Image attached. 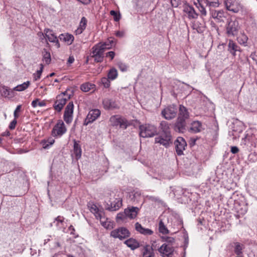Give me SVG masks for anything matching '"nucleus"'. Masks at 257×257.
<instances>
[{
	"label": "nucleus",
	"instance_id": "3",
	"mask_svg": "<svg viewBox=\"0 0 257 257\" xmlns=\"http://www.w3.org/2000/svg\"><path fill=\"white\" fill-rule=\"evenodd\" d=\"M67 130L64 122L59 119L53 126L51 135L54 138H60L66 133Z\"/></svg>",
	"mask_w": 257,
	"mask_h": 257
},
{
	"label": "nucleus",
	"instance_id": "47",
	"mask_svg": "<svg viewBox=\"0 0 257 257\" xmlns=\"http://www.w3.org/2000/svg\"><path fill=\"white\" fill-rule=\"evenodd\" d=\"M163 240L166 242L167 244H170L172 245V244L174 242L175 239L172 237L170 236H165L163 238Z\"/></svg>",
	"mask_w": 257,
	"mask_h": 257
},
{
	"label": "nucleus",
	"instance_id": "22",
	"mask_svg": "<svg viewBox=\"0 0 257 257\" xmlns=\"http://www.w3.org/2000/svg\"><path fill=\"white\" fill-rule=\"evenodd\" d=\"M135 228L137 231L144 235H151L153 233L152 230L144 228L139 222L135 224Z\"/></svg>",
	"mask_w": 257,
	"mask_h": 257
},
{
	"label": "nucleus",
	"instance_id": "40",
	"mask_svg": "<svg viewBox=\"0 0 257 257\" xmlns=\"http://www.w3.org/2000/svg\"><path fill=\"white\" fill-rule=\"evenodd\" d=\"M159 230L160 232L162 234H168L169 232L162 220L160 221L159 223Z\"/></svg>",
	"mask_w": 257,
	"mask_h": 257
},
{
	"label": "nucleus",
	"instance_id": "39",
	"mask_svg": "<svg viewBox=\"0 0 257 257\" xmlns=\"http://www.w3.org/2000/svg\"><path fill=\"white\" fill-rule=\"evenodd\" d=\"M117 75L118 74L116 69L113 68L110 69L109 71L107 74V77L108 79L113 80L116 78Z\"/></svg>",
	"mask_w": 257,
	"mask_h": 257
},
{
	"label": "nucleus",
	"instance_id": "24",
	"mask_svg": "<svg viewBox=\"0 0 257 257\" xmlns=\"http://www.w3.org/2000/svg\"><path fill=\"white\" fill-rule=\"evenodd\" d=\"M160 128L164 135L171 136L169 123L166 121H162L160 123Z\"/></svg>",
	"mask_w": 257,
	"mask_h": 257
},
{
	"label": "nucleus",
	"instance_id": "64",
	"mask_svg": "<svg viewBox=\"0 0 257 257\" xmlns=\"http://www.w3.org/2000/svg\"><path fill=\"white\" fill-rule=\"evenodd\" d=\"M38 106H40V107H42V106H45L46 105V101L45 100H42L41 101H39V103H38Z\"/></svg>",
	"mask_w": 257,
	"mask_h": 257
},
{
	"label": "nucleus",
	"instance_id": "13",
	"mask_svg": "<svg viewBox=\"0 0 257 257\" xmlns=\"http://www.w3.org/2000/svg\"><path fill=\"white\" fill-rule=\"evenodd\" d=\"M209 11L211 17L215 20L216 22L221 23L224 21L225 17L223 11H216L212 9H210Z\"/></svg>",
	"mask_w": 257,
	"mask_h": 257
},
{
	"label": "nucleus",
	"instance_id": "35",
	"mask_svg": "<svg viewBox=\"0 0 257 257\" xmlns=\"http://www.w3.org/2000/svg\"><path fill=\"white\" fill-rule=\"evenodd\" d=\"M12 91L5 86H3L0 88V93L3 97H8L9 96H12Z\"/></svg>",
	"mask_w": 257,
	"mask_h": 257
},
{
	"label": "nucleus",
	"instance_id": "45",
	"mask_svg": "<svg viewBox=\"0 0 257 257\" xmlns=\"http://www.w3.org/2000/svg\"><path fill=\"white\" fill-rule=\"evenodd\" d=\"M110 15L113 17V19L115 21L118 22L120 19V15L117 13L116 11L112 10L110 12Z\"/></svg>",
	"mask_w": 257,
	"mask_h": 257
},
{
	"label": "nucleus",
	"instance_id": "30",
	"mask_svg": "<svg viewBox=\"0 0 257 257\" xmlns=\"http://www.w3.org/2000/svg\"><path fill=\"white\" fill-rule=\"evenodd\" d=\"M73 151L76 159L77 160L80 159L81 156V149L79 144L75 140L74 141Z\"/></svg>",
	"mask_w": 257,
	"mask_h": 257
},
{
	"label": "nucleus",
	"instance_id": "62",
	"mask_svg": "<svg viewBox=\"0 0 257 257\" xmlns=\"http://www.w3.org/2000/svg\"><path fill=\"white\" fill-rule=\"evenodd\" d=\"M47 141H48V143L51 145L52 146L55 142V140L52 138H49L47 140H46Z\"/></svg>",
	"mask_w": 257,
	"mask_h": 257
},
{
	"label": "nucleus",
	"instance_id": "44",
	"mask_svg": "<svg viewBox=\"0 0 257 257\" xmlns=\"http://www.w3.org/2000/svg\"><path fill=\"white\" fill-rule=\"evenodd\" d=\"M248 40L247 37L244 34H241L237 38L238 42L239 44L245 45Z\"/></svg>",
	"mask_w": 257,
	"mask_h": 257
},
{
	"label": "nucleus",
	"instance_id": "20",
	"mask_svg": "<svg viewBox=\"0 0 257 257\" xmlns=\"http://www.w3.org/2000/svg\"><path fill=\"white\" fill-rule=\"evenodd\" d=\"M64 219V218L63 216H58L55 218L53 223L51 224V225L52 226L53 224L57 227L58 229H62L64 231L65 229Z\"/></svg>",
	"mask_w": 257,
	"mask_h": 257
},
{
	"label": "nucleus",
	"instance_id": "1",
	"mask_svg": "<svg viewBox=\"0 0 257 257\" xmlns=\"http://www.w3.org/2000/svg\"><path fill=\"white\" fill-rule=\"evenodd\" d=\"M112 44V40H108L104 42H100L95 45L91 49L90 57L93 58L96 62H102L104 51L110 49Z\"/></svg>",
	"mask_w": 257,
	"mask_h": 257
},
{
	"label": "nucleus",
	"instance_id": "4",
	"mask_svg": "<svg viewBox=\"0 0 257 257\" xmlns=\"http://www.w3.org/2000/svg\"><path fill=\"white\" fill-rule=\"evenodd\" d=\"M178 112V107L174 104L169 105L164 108L161 112L162 116L167 120L174 118Z\"/></svg>",
	"mask_w": 257,
	"mask_h": 257
},
{
	"label": "nucleus",
	"instance_id": "12",
	"mask_svg": "<svg viewBox=\"0 0 257 257\" xmlns=\"http://www.w3.org/2000/svg\"><path fill=\"white\" fill-rule=\"evenodd\" d=\"M176 151L178 155H181L183 153L187 146L185 140L182 137H178L175 141Z\"/></svg>",
	"mask_w": 257,
	"mask_h": 257
},
{
	"label": "nucleus",
	"instance_id": "42",
	"mask_svg": "<svg viewBox=\"0 0 257 257\" xmlns=\"http://www.w3.org/2000/svg\"><path fill=\"white\" fill-rule=\"evenodd\" d=\"M188 14L189 18L196 19L198 17V14L195 12L193 7H189L188 9Z\"/></svg>",
	"mask_w": 257,
	"mask_h": 257
},
{
	"label": "nucleus",
	"instance_id": "41",
	"mask_svg": "<svg viewBox=\"0 0 257 257\" xmlns=\"http://www.w3.org/2000/svg\"><path fill=\"white\" fill-rule=\"evenodd\" d=\"M44 66L42 64H40V69L33 74V78L35 81H37L41 78L42 73L43 72Z\"/></svg>",
	"mask_w": 257,
	"mask_h": 257
},
{
	"label": "nucleus",
	"instance_id": "61",
	"mask_svg": "<svg viewBox=\"0 0 257 257\" xmlns=\"http://www.w3.org/2000/svg\"><path fill=\"white\" fill-rule=\"evenodd\" d=\"M69 230L70 231V233L72 235L75 234V229L74 227L72 225H70L69 227Z\"/></svg>",
	"mask_w": 257,
	"mask_h": 257
},
{
	"label": "nucleus",
	"instance_id": "6",
	"mask_svg": "<svg viewBox=\"0 0 257 257\" xmlns=\"http://www.w3.org/2000/svg\"><path fill=\"white\" fill-rule=\"evenodd\" d=\"M239 29V23L237 21L230 19L228 21L226 26V33L228 36H236L238 33Z\"/></svg>",
	"mask_w": 257,
	"mask_h": 257
},
{
	"label": "nucleus",
	"instance_id": "48",
	"mask_svg": "<svg viewBox=\"0 0 257 257\" xmlns=\"http://www.w3.org/2000/svg\"><path fill=\"white\" fill-rule=\"evenodd\" d=\"M108 78L103 77L101 80V83L105 88H108L110 86V81Z\"/></svg>",
	"mask_w": 257,
	"mask_h": 257
},
{
	"label": "nucleus",
	"instance_id": "26",
	"mask_svg": "<svg viewBox=\"0 0 257 257\" xmlns=\"http://www.w3.org/2000/svg\"><path fill=\"white\" fill-rule=\"evenodd\" d=\"M143 257H155V253L153 247L146 245L143 248Z\"/></svg>",
	"mask_w": 257,
	"mask_h": 257
},
{
	"label": "nucleus",
	"instance_id": "18",
	"mask_svg": "<svg viewBox=\"0 0 257 257\" xmlns=\"http://www.w3.org/2000/svg\"><path fill=\"white\" fill-rule=\"evenodd\" d=\"M171 136L164 135V134H162V136L156 138L155 141L156 143H159L161 145L167 147L169 146L171 142Z\"/></svg>",
	"mask_w": 257,
	"mask_h": 257
},
{
	"label": "nucleus",
	"instance_id": "37",
	"mask_svg": "<svg viewBox=\"0 0 257 257\" xmlns=\"http://www.w3.org/2000/svg\"><path fill=\"white\" fill-rule=\"evenodd\" d=\"M95 85L88 82L82 84L80 86V89L84 92H88L94 88Z\"/></svg>",
	"mask_w": 257,
	"mask_h": 257
},
{
	"label": "nucleus",
	"instance_id": "34",
	"mask_svg": "<svg viewBox=\"0 0 257 257\" xmlns=\"http://www.w3.org/2000/svg\"><path fill=\"white\" fill-rule=\"evenodd\" d=\"M88 207L90 208V211L95 215L96 218H98V216H100V213L103 212L100 210L97 206L94 204H89Z\"/></svg>",
	"mask_w": 257,
	"mask_h": 257
},
{
	"label": "nucleus",
	"instance_id": "43",
	"mask_svg": "<svg viewBox=\"0 0 257 257\" xmlns=\"http://www.w3.org/2000/svg\"><path fill=\"white\" fill-rule=\"evenodd\" d=\"M102 226L107 229H111L113 227V222L109 219L106 218V221L102 222Z\"/></svg>",
	"mask_w": 257,
	"mask_h": 257
},
{
	"label": "nucleus",
	"instance_id": "54",
	"mask_svg": "<svg viewBox=\"0 0 257 257\" xmlns=\"http://www.w3.org/2000/svg\"><path fill=\"white\" fill-rule=\"evenodd\" d=\"M97 219H99L100 220V222L101 224H102V222H104L106 221V219L107 218H105L104 216V213L103 212L100 213V216H98V218H96Z\"/></svg>",
	"mask_w": 257,
	"mask_h": 257
},
{
	"label": "nucleus",
	"instance_id": "11",
	"mask_svg": "<svg viewBox=\"0 0 257 257\" xmlns=\"http://www.w3.org/2000/svg\"><path fill=\"white\" fill-rule=\"evenodd\" d=\"M225 6L228 11L235 13L241 9V5L236 0H226Z\"/></svg>",
	"mask_w": 257,
	"mask_h": 257
},
{
	"label": "nucleus",
	"instance_id": "63",
	"mask_svg": "<svg viewBox=\"0 0 257 257\" xmlns=\"http://www.w3.org/2000/svg\"><path fill=\"white\" fill-rule=\"evenodd\" d=\"M38 35L40 37V39L41 41L44 40V39L46 37L45 35H44V34L43 33H42V32L38 33Z\"/></svg>",
	"mask_w": 257,
	"mask_h": 257
},
{
	"label": "nucleus",
	"instance_id": "21",
	"mask_svg": "<svg viewBox=\"0 0 257 257\" xmlns=\"http://www.w3.org/2000/svg\"><path fill=\"white\" fill-rule=\"evenodd\" d=\"M87 23V20L85 17H82L79 23L78 28L75 30V35H80L85 29Z\"/></svg>",
	"mask_w": 257,
	"mask_h": 257
},
{
	"label": "nucleus",
	"instance_id": "5",
	"mask_svg": "<svg viewBox=\"0 0 257 257\" xmlns=\"http://www.w3.org/2000/svg\"><path fill=\"white\" fill-rule=\"evenodd\" d=\"M110 125L113 126H119L122 128H126L129 123L124 117L118 115L111 116L109 119Z\"/></svg>",
	"mask_w": 257,
	"mask_h": 257
},
{
	"label": "nucleus",
	"instance_id": "52",
	"mask_svg": "<svg viewBox=\"0 0 257 257\" xmlns=\"http://www.w3.org/2000/svg\"><path fill=\"white\" fill-rule=\"evenodd\" d=\"M251 137L248 135H246L244 138L242 139V143L245 145H248L250 143V139Z\"/></svg>",
	"mask_w": 257,
	"mask_h": 257
},
{
	"label": "nucleus",
	"instance_id": "23",
	"mask_svg": "<svg viewBox=\"0 0 257 257\" xmlns=\"http://www.w3.org/2000/svg\"><path fill=\"white\" fill-rule=\"evenodd\" d=\"M103 105L104 108L106 109H113L117 107L115 102L112 99L109 98H105L103 100Z\"/></svg>",
	"mask_w": 257,
	"mask_h": 257
},
{
	"label": "nucleus",
	"instance_id": "31",
	"mask_svg": "<svg viewBox=\"0 0 257 257\" xmlns=\"http://www.w3.org/2000/svg\"><path fill=\"white\" fill-rule=\"evenodd\" d=\"M42 61L46 64H49L51 61V55L46 49H44L42 51Z\"/></svg>",
	"mask_w": 257,
	"mask_h": 257
},
{
	"label": "nucleus",
	"instance_id": "55",
	"mask_svg": "<svg viewBox=\"0 0 257 257\" xmlns=\"http://www.w3.org/2000/svg\"><path fill=\"white\" fill-rule=\"evenodd\" d=\"M17 118H14V120L11 122L9 126L10 130H14L16 127L17 123Z\"/></svg>",
	"mask_w": 257,
	"mask_h": 257
},
{
	"label": "nucleus",
	"instance_id": "8",
	"mask_svg": "<svg viewBox=\"0 0 257 257\" xmlns=\"http://www.w3.org/2000/svg\"><path fill=\"white\" fill-rule=\"evenodd\" d=\"M74 104L72 101L67 105L64 113L63 118L66 123L69 124L73 120Z\"/></svg>",
	"mask_w": 257,
	"mask_h": 257
},
{
	"label": "nucleus",
	"instance_id": "2",
	"mask_svg": "<svg viewBox=\"0 0 257 257\" xmlns=\"http://www.w3.org/2000/svg\"><path fill=\"white\" fill-rule=\"evenodd\" d=\"M139 129L140 135L143 138L152 137L157 133L156 126L149 123L140 125Z\"/></svg>",
	"mask_w": 257,
	"mask_h": 257
},
{
	"label": "nucleus",
	"instance_id": "16",
	"mask_svg": "<svg viewBox=\"0 0 257 257\" xmlns=\"http://www.w3.org/2000/svg\"><path fill=\"white\" fill-rule=\"evenodd\" d=\"M107 208L109 211H116L122 206V199L120 197L115 198L113 201H110V204H108Z\"/></svg>",
	"mask_w": 257,
	"mask_h": 257
},
{
	"label": "nucleus",
	"instance_id": "50",
	"mask_svg": "<svg viewBox=\"0 0 257 257\" xmlns=\"http://www.w3.org/2000/svg\"><path fill=\"white\" fill-rule=\"evenodd\" d=\"M22 105H18L15 109L14 112V116L15 118H18L19 116V112L21 111Z\"/></svg>",
	"mask_w": 257,
	"mask_h": 257
},
{
	"label": "nucleus",
	"instance_id": "38",
	"mask_svg": "<svg viewBox=\"0 0 257 257\" xmlns=\"http://www.w3.org/2000/svg\"><path fill=\"white\" fill-rule=\"evenodd\" d=\"M196 7L200 13L201 17L203 18L207 15V11L205 8L200 3L195 4Z\"/></svg>",
	"mask_w": 257,
	"mask_h": 257
},
{
	"label": "nucleus",
	"instance_id": "29",
	"mask_svg": "<svg viewBox=\"0 0 257 257\" xmlns=\"http://www.w3.org/2000/svg\"><path fill=\"white\" fill-rule=\"evenodd\" d=\"M124 243L132 250H134L138 248L140 246L139 243L138 241L132 238L125 240Z\"/></svg>",
	"mask_w": 257,
	"mask_h": 257
},
{
	"label": "nucleus",
	"instance_id": "49",
	"mask_svg": "<svg viewBox=\"0 0 257 257\" xmlns=\"http://www.w3.org/2000/svg\"><path fill=\"white\" fill-rule=\"evenodd\" d=\"M242 247L239 243H235L234 252L237 255H240L242 253Z\"/></svg>",
	"mask_w": 257,
	"mask_h": 257
},
{
	"label": "nucleus",
	"instance_id": "33",
	"mask_svg": "<svg viewBox=\"0 0 257 257\" xmlns=\"http://www.w3.org/2000/svg\"><path fill=\"white\" fill-rule=\"evenodd\" d=\"M206 6L208 7L210 9L216 8L219 7V0H205Z\"/></svg>",
	"mask_w": 257,
	"mask_h": 257
},
{
	"label": "nucleus",
	"instance_id": "56",
	"mask_svg": "<svg viewBox=\"0 0 257 257\" xmlns=\"http://www.w3.org/2000/svg\"><path fill=\"white\" fill-rule=\"evenodd\" d=\"M41 144L43 146V148L45 149H49L50 146H51L46 140H43L41 142Z\"/></svg>",
	"mask_w": 257,
	"mask_h": 257
},
{
	"label": "nucleus",
	"instance_id": "46",
	"mask_svg": "<svg viewBox=\"0 0 257 257\" xmlns=\"http://www.w3.org/2000/svg\"><path fill=\"white\" fill-rule=\"evenodd\" d=\"M157 179L163 180V179H170L171 178L165 174V173L162 171L160 173H159L157 176L155 177Z\"/></svg>",
	"mask_w": 257,
	"mask_h": 257
},
{
	"label": "nucleus",
	"instance_id": "17",
	"mask_svg": "<svg viewBox=\"0 0 257 257\" xmlns=\"http://www.w3.org/2000/svg\"><path fill=\"white\" fill-rule=\"evenodd\" d=\"M186 120L177 118L176 122L174 125V130L179 133H184L186 130Z\"/></svg>",
	"mask_w": 257,
	"mask_h": 257
},
{
	"label": "nucleus",
	"instance_id": "57",
	"mask_svg": "<svg viewBox=\"0 0 257 257\" xmlns=\"http://www.w3.org/2000/svg\"><path fill=\"white\" fill-rule=\"evenodd\" d=\"M115 56V53L113 51H109L106 54V57H109L112 60Z\"/></svg>",
	"mask_w": 257,
	"mask_h": 257
},
{
	"label": "nucleus",
	"instance_id": "28",
	"mask_svg": "<svg viewBox=\"0 0 257 257\" xmlns=\"http://www.w3.org/2000/svg\"><path fill=\"white\" fill-rule=\"evenodd\" d=\"M189 114L187 108L183 105H180L179 110V116L178 118L186 120L189 118Z\"/></svg>",
	"mask_w": 257,
	"mask_h": 257
},
{
	"label": "nucleus",
	"instance_id": "19",
	"mask_svg": "<svg viewBox=\"0 0 257 257\" xmlns=\"http://www.w3.org/2000/svg\"><path fill=\"white\" fill-rule=\"evenodd\" d=\"M140 209L137 207H130L125 209V213L126 215V217L130 219L135 218L139 211Z\"/></svg>",
	"mask_w": 257,
	"mask_h": 257
},
{
	"label": "nucleus",
	"instance_id": "25",
	"mask_svg": "<svg viewBox=\"0 0 257 257\" xmlns=\"http://www.w3.org/2000/svg\"><path fill=\"white\" fill-rule=\"evenodd\" d=\"M59 38L61 41H63L67 43L68 45H71L74 39V36L68 33L62 34L60 35Z\"/></svg>",
	"mask_w": 257,
	"mask_h": 257
},
{
	"label": "nucleus",
	"instance_id": "27",
	"mask_svg": "<svg viewBox=\"0 0 257 257\" xmlns=\"http://www.w3.org/2000/svg\"><path fill=\"white\" fill-rule=\"evenodd\" d=\"M204 128L202 123L199 121H194L191 123L190 131L193 133H196L201 132Z\"/></svg>",
	"mask_w": 257,
	"mask_h": 257
},
{
	"label": "nucleus",
	"instance_id": "15",
	"mask_svg": "<svg viewBox=\"0 0 257 257\" xmlns=\"http://www.w3.org/2000/svg\"><path fill=\"white\" fill-rule=\"evenodd\" d=\"M44 34L46 37L50 42L55 43L57 48H58L60 47V44L59 43L58 39L52 31V30L46 29L44 30Z\"/></svg>",
	"mask_w": 257,
	"mask_h": 257
},
{
	"label": "nucleus",
	"instance_id": "10",
	"mask_svg": "<svg viewBox=\"0 0 257 257\" xmlns=\"http://www.w3.org/2000/svg\"><path fill=\"white\" fill-rule=\"evenodd\" d=\"M66 92H63L61 95H59L57 97L56 100L55 101L53 107L55 110L58 112L61 111L67 101V98H64L63 97L65 95ZM70 97H68V99Z\"/></svg>",
	"mask_w": 257,
	"mask_h": 257
},
{
	"label": "nucleus",
	"instance_id": "58",
	"mask_svg": "<svg viewBox=\"0 0 257 257\" xmlns=\"http://www.w3.org/2000/svg\"><path fill=\"white\" fill-rule=\"evenodd\" d=\"M231 152L232 153V154H236L238 152H239V149L238 148L236 147V146H232L231 147V150H230Z\"/></svg>",
	"mask_w": 257,
	"mask_h": 257
},
{
	"label": "nucleus",
	"instance_id": "14",
	"mask_svg": "<svg viewBox=\"0 0 257 257\" xmlns=\"http://www.w3.org/2000/svg\"><path fill=\"white\" fill-rule=\"evenodd\" d=\"M100 115V111L98 109H95L89 111L85 120L84 124L87 125L88 123L93 122Z\"/></svg>",
	"mask_w": 257,
	"mask_h": 257
},
{
	"label": "nucleus",
	"instance_id": "53",
	"mask_svg": "<svg viewBox=\"0 0 257 257\" xmlns=\"http://www.w3.org/2000/svg\"><path fill=\"white\" fill-rule=\"evenodd\" d=\"M117 65L121 71H125L127 69L126 65L121 62H118Z\"/></svg>",
	"mask_w": 257,
	"mask_h": 257
},
{
	"label": "nucleus",
	"instance_id": "51",
	"mask_svg": "<svg viewBox=\"0 0 257 257\" xmlns=\"http://www.w3.org/2000/svg\"><path fill=\"white\" fill-rule=\"evenodd\" d=\"M126 217H127L125 213V210H124L123 212H120V213H118L117 214L116 218L117 220H118L124 219Z\"/></svg>",
	"mask_w": 257,
	"mask_h": 257
},
{
	"label": "nucleus",
	"instance_id": "9",
	"mask_svg": "<svg viewBox=\"0 0 257 257\" xmlns=\"http://www.w3.org/2000/svg\"><path fill=\"white\" fill-rule=\"evenodd\" d=\"M158 250L162 257H171L174 249L172 245L164 243L160 246Z\"/></svg>",
	"mask_w": 257,
	"mask_h": 257
},
{
	"label": "nucleus",
	"instance_id": "60",
	"mask_svg": "<svg viewBox=\"0 0 257 257\" xmlns=\"http://www.w3.org/2000/svg\"><path fill=\"white\" fill-rule=\"evenodd\" d=\"M39 99L37 98L35 100H34L32 102V106L33 107H36L37 106H38V103H39Z\"/></svg>",
	"mask_w": 257,
	"mask_h": 257
},
{
	"label": "nucleus",
	"instance_id": "59",
	"mask_svg": "<svg viewBox=\"0 0 257 257\" xmlns=\"http://www.w3.org/2000/svg\"><path fill=\"white\" fill-rule=\"evenodd\" d=\"M115 35L117 37L122 38L124 35V32L123 31H117L115 33Z\"/></svg>",
	"mask_w": 257,
	"mask_h": 257
},
{
	"label": "nucleus",
	"instance_id": "7",
	"mask_svg": "<svg viewBox=\"0 0 257 257\" xmlns=\"http://www.w3.org/2000/svg\"><path fill=\"white\" fill-rule=\"evenodd\" d=\"M130 232L128 230L124 227H120L113 230L110 232V236L115 238H119L120 240L128 237Z\"/></svg>",
	"mask_w": 257,
	"mask_h": 257
},
{
	"label": "nucleus",
	"instance_id": "36",
	"mask_svg": "<svg viewBox=\"0 0 257 257\" xmlns=\"http://www.w3.org/2000/svg\"><path fill=\"white\" fill-rule=\"evenodd\" d=\"M30 82L28 81L18 85L14 88V90L18 91H22L26 89L30 85Z\"/></svg>",
	"mask_w": 257,
	"mask_h": 257
},
{
	"label": "nucleus",
	"instance_id": "32",
	"mask_svg": "<svg viewBox=\"0 0 257 257\" xmlns=\"http://www.w3.org/2000/svg\"><path fill=\"white\" fill-rule=\"evenodd\" d=\"M228 50L233 55H235V52L238 50V46L232 40H229L228 45Z\"/></svg>",
	"mask_w": 257,
	"mask_h": 257
}]
</instances>
